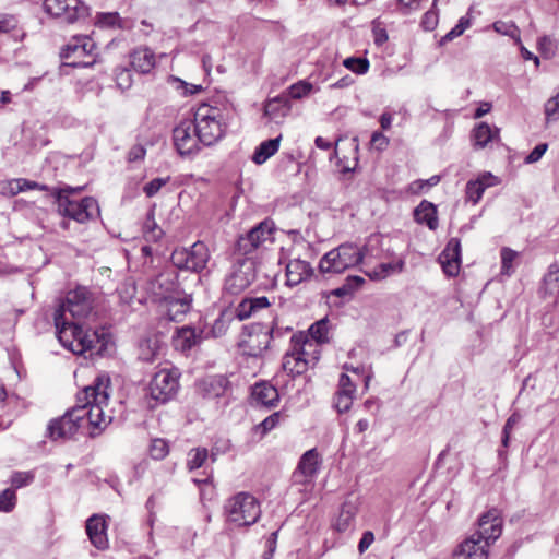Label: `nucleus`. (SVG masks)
<instances>
[{
    "label": "nucleus",
    "mask_w": 559,
    "mask_h": 559,
    "mask_svg": "<svg viewBox=\"0 0 559 559\" xmlns=\"http://www.w3.org/2000/svg\"><path fill=\"white\" fill-rule=\"evenodd\" d=\"M207 456H209V453L205 448L192 449L188 453L187 465H188L189 469L193 471V469L200 468L203 465V463L205 462V460L207 459Z\"/></svg>",
    "instance_id": "obj_42"
},
{
    "label": "nucleus",
    "mask_w": 559,
    "mask_h": 559,
    "mask_svg": "<svg viewBox=\"0 0 559 559\" xmlns=\"http://www.w3.org/2000/svg\"><path fill=\"white\" fill-rule=\"evenodd\" d=\"M142 267L146 276L145 290L154 302L168 300L176 289L174 272L166 269V260L158 248L142 247Z\"/></svg>",
    "instance_id": "obj_2"
},
{
    "label": "nucleus",
    "mask_w": 559,
    "mask_h": 559,
    "mask_svg": "<svg viewBox=\"0 0 559 559\" xmlns=\"http://www.w3.org/2000/svg\"><path fill=\"white\" fill-rule=\"evenodd\" d=\"M280 418L281 414L278 412L273 413L257 426V430H261L262 435L267 433L278 425Z\"/></svg>",
    "instance_id": "obj_57"
},
{
    "label": "nucleus",
    "mask_w": 559,
    "mask_h": 559,
    "mask_svg": "<svg viewBox=\"0 0 559 559\" xmlns=\"http://www.w3.org/2000/svg\"><path fill=\"white\" fill-rule=\"evenodd\" d=\"M162 345L163 342L157 335L148 337L145 344L142 343V359L152 360L162 348Z\"/></svg>",
    "instance_id": "obj_39"
},
{
    "label": "nucleus",
    "mask_w": 559,
    "mask_h": 559,
    "mask_svg": "<svg viewBox=\"0 0 559 559\" xmlns=\"http://www.w3.org/2000/svg\"><path fill=\"white\" fill-rule=\"evenodd\" d=\"M227 520L237 526H250L261 516L259 501L248 492H239L225 503Z\"/></svg>",
    "instance_id": "obj_8"
},
{
    "label": "nucleus",
    "mask_w": 559,
    "mask_h": 559,
    "mask_svg": "<svg viewBox=\"0 0 559 559\" xmlns=\"http://www.w3.org/2000/svg\"><path fill=\"white\" fill-rule=\"evenodd\" d=\"M204 340V330H197L191 325L178 328L173 336V346L183 354L191 350Z\"/></svg>",
    "instance_id": "obj_20"
},
{
    "label": "nucleus",
    "mask_w": 559,
    "mask_h": 559,
    "mask_svg": "<svg viewBox=\"0 0 559 559\" xmlns=\"http://www.w3.org/2000/svg\"><path fill=\"white\" fill-rule=\"evenodd\" d=\"M318 356L311 357L309 360L300 358L294 350L285 354L282 367L290 377H297L305 373L310 367L316 366Z\"/></svg>",
    "instance_id": "obj_25"
},
{
    "label": "nucleus",
    "mask_w": 559,
    "mask_h": 559,
    "mask_svg": "<svg viewBox=\"0 0 559 559\" xmlns=\"http://www.w3.org/2000/svg\"><path fill=\"white\" fill-rule=\"evenodd\" d=\"M329 321L328 319H321L314 322L309 328V334L313 341L317 343H325L328 342V332H329Z\"/></svg>",
    "instance_id": "obj_38"
},
{
    "label": "nucleus",
    "mask_w": 559,
    "mask_h": 559,
    "mask_svg": "<svg viewBox=\"0 0 559 559\" xmlns=\"http://www.w3.org/2000/svg\"><path fill=\"white\" fill-rule=\"evenodd\" d=\"M93 308L92 294L86 287L70 290L63 302L55 311H60L62 318L69 312L73 319L86 318Z\"/></svg>",
    "instance_id": "obj_13"
},
{
    "label": "nucleus",
    "mask_w": 559,
    "mask_h": 559,
    "mask_svg": "<svg viewBox=\"0 0 559 559\" xmlns=\"http://www.w3.org/2000/svg\"><path fill=\"white\" fill-rule=\"evenodd\" d=\"M495 32L509 36L520 43V29L513 22L497 21L492 24Z\"/></svg>",
    "instance_id": "obj_41"
},
{
    "label": "nucleus",
    "mask_w": 559,
    "mask_h": 559,
    "mask_svg": "<svg viewBox=\"0 0 559 559\" xmlns=\"http://www.w3.org/2000/svg\"><path fill=\"white\" fill-rule=\"evenodd\" d=\"M16 504V493L12 488H7L0 493V512L9 513Z\"/></svg>",
    "instance_id": "obj_45"
},
{
    "label": "nucleus",
    "mask_w": 559,
    "mask_h": 559,
    "mask_svg": "<svg viewBox=\"0 0 559 559\" xmlns=\"http://www.w3.org/2000/svg\"><path fill=\"white\" fill-rule=\"evenodd\" d=\"M191 302V296L175 298L171 295L168 300H164L160 304L164 308L163 313L168 318V320L174 322H181L186 314L190 311Z\"/></svg>",
    "instance_id": "obj_23"
},
{
    "label": "nucleus",
    "mask_w": 559,
    "mask_h": 559,
    "mask_svg": "<svg viewBox=\"0 0 559 559\" xmlns=\"http://www.w3.org/2000/svg\"><path fill=\"white\" fill-rule=\"evenodd\" d=\"M471 26V20L466 16H462L457 24L448 32L441 39L442 43L451 41L454 38L461 36Z\"/></svg>",
    "instance_id": "obj_48"
},
{
    "label": "nucleus",
    "mask_w": 559,
    "mask_h": 559,
    "mask_svg": "<svg viewBox=\"0 0 559 559\" xmlns=\"http://www.w3.org/2000/svg\"><path fill=\"white\" fill-rule=\"evenodd\" d=\"M477 524L478 528L473 535L488 545L492 544L502 534L503 519L501 511L497 508L489 509L479 516Z\"/></svg>",
    "instance_id": "obj_16"
},
{
    "label": "nucleus",
    "mask_w": 559,
    "mask_h": 559,
    "mask_svg": "<svg viewBox=\"0 0 559 559\" xmlns=\"http://www.w3.org/2000/svg\"><path fill=\"white\" fill-rule=\"evenodd\" d=\"M110 396V378L107 374H99L93 384L85 386L76 395V402L86 401L88 405V425L100 428L106 426L107 420L103 407L108 404Z\"/></svg>",
    "instance_id": "obj_4"
},
{
    "label": "nucleus",
    "mask_w": 559,
    "mask_h": 559,
    "mask_svg": "<svg viewBox=\"0 0 559 559\" xmlns=\"http://www.w3.org/2000/svg\"><path fill=\"white\" fill-rule=\"evenodd\" d=\"M83 187L64 186L53 188L52 197L56 200L57 210L62 216L72 218L78 223H85L99 215V206L93 197H85L80 202L70 199L72 193H80Z\"/></svg>",
    "instance_id": "obj_3"
},
{
    "label": "nucleus",
    "mask_w": 559,
    "mask_h": 559,
    "mask_svg": "<svg viewBox=\"0 0 559 559\" xmlns=\"http://www.w3.org/2000/svg\"><path fill=\"white\" fill-rule=\"evenodd\" d=\"M311 90L312 85L309 82L299 81L288 88V95L290 98L300 99L307 96Z\"/></svg>",
    "instance_id": "obj_50"
},
{
    "label": "nucleus",
    "mask_w": 559,
    "mask_h": 559,
    "mask_svg": "<svg viewBox=\"0 0 559 559\" xmlns=\"http://www.w3.org/2000/svg\"><path fill=\"white\" fill-rule=\"evenodd\" d=\"M164 236L163 229L157 226L155 223L151 224V215H147L146 218V229L144 230V238L147 241L157 242Z\"/></svg>",
    "instance_id": "obj_52"
},
{
    "label": "nucleus",
    "mask_w": 559,
    "mask_h": 559,
    "mask_svg": "<svg viewBox=\"0 0 559 559\" xmlns=\"http://www.w3.org/2000/svg\"><path fill=\"white\" fill-rule=\"evenodd\" d=\"M443 272L454 277L461 267V241L459 238H451L438 258Z\"/></svg>",
    "instance_id": "obj_18"
},
{
    "label": "nucleus",
    "mask_w": 559,
    "mask_h": 559,
    "mask_svg": "<svg viewBox=\"0 0 559 559\" xmlns=\"http://www.w3.org/2000/svg\"><path fill=\"white\" fill-rule=\"evenodd\" d=\"M169 452L168 443L166 440L157 438L152 440L148 448V453L154 460H163Z\"/></svg>",
    "instance_id": "obj_44"
},
{
    "label": "nucleus",
    "mask_w": 559,
    "mask_h": 559,
    "mask_svg": "<svg viewBox=\"0 0 559 559\" xmlns=\"http://www.w3.org/2000/svg\"><path fill=\"white\" fill-rule=\"evenodd\" d=\"M292 341L295 343L293 350L297 353L300 358L309 360L313 356H318V358L320 357V352L318 350L317 345L313 343L304 341L300 344L301 338L297 336H293Z\"/></svg>",
    "instance_id": "obj_36"
},
{
    "label": "nucleus",
    "mask_w": 559,
    "mask_h": 559,
    "mask_svg": "<svg viewBox=\"0 0 559 559\" xmlns=\"http://www.w3.org/2000/svg\"><path fill=\"white\" fill-rule=\"evenodd\" d=\"M337 393L355 395L356 385L352 382L350 378L346 373H342L338 380Z\"/></svg>",
    "instance_id": "obj_61"
},
{
    "label": "nucleus",
    "mask_w": 559,
    "mask_h": 559,
    "mask_svg": "<svg viewBox=\"0 0 559 559\" xmlns=\"http://www.w3.org/2000/svg\"><path fill=\"white\" fill-rule=\"evenodd\" d=\"M117 86L124 91L131 87L132 78L130 69L123 68L116 73Z\"/></svg>",
    "instance_id": "obj_62"
},
{
    "label": "nucleus",
    "mask_w": 559,
    "mask_h": 559,
    "mask_svg": "<svg viewBox=\"0 0 559 559\" xmlns=\"http://www.w3.org/2000/svg\"><path fill=\"white\" fill-rule=\"evenodd\" d=\"M41 190V191H49L52 194L53 188H50L46 185L28 180L25 178H17L13 179L9 182L8 186V194L11 197H14L19 194L20 192H24L26 190Z\"/></svg>",
    "instance_id": "obj_33"
},
{
    "label": "nucleus",
    "mask_w": 559,
    "mask_h": 559,
    "mask_svg": "<svg viewBox=\"0 0 559 559\" xmlns=\"http://www.w3.org/2000/svg\"><path fill=\"white\" fill-rule=\"evenodd\" d=\"M201 144L210 146L221 140L225 133L224 117L219 108L201 104L192 120Z\"/></svg>",
    "instance_id": "obj_6"
},
{
    "label": "nucleus",
    "mask_w": 559,
    "mask_h": 559,
    "mask_svg": "<svg viewBox=\"0 0 559 559\" xmlns=\"http://www.w3.org/2000/svg\"><path fill=\"white\" fill-rule=\"evenodd\" d=\"M53 321L57 337L64 348L74 354H83L87 350L95 352L99 356L106 354L110 334L105 328L84 329L76 322H68L60 311H55Z\"/></svg>",
    "instance_id": "obj_1"
},
{
    "label": "nucleus",
    "mask_w": 559,
    "mask_h": 559,
    "mask_svg": "<svg viewBox=\"0 0 559 559\" xmlns=\"http://www.w3.org/2000/svg\"><path fill=\"white\" fill-rule=\"evenodd\" d=\"M78 430V424H74L66 412L61 417L50 420L47 436L51 440L67 439L74 436Z\"/></svg>",
    "instance_id": "obj_24"
},
{
    "label": "nucleus",
    "mask_w": 559,
    "mask_h": 559,
    "mask_svg": "<svg viewBox=\"0 0 559 559\" xmlns=\"http://www.w3.org/2000/svg\"><path fill=\"white\" fill-rule=\"evenodd\" d=\"M354 396L348 394L335 393L334 406L338 413L347 412L353 404Z\"/></svg>",
    "instance_id": "obj_58"
},
{
    "label": "nucleus",
    "mask_w": 559,
    "mask_h": 559,
    "mask_svg": "<svg viewBox=\"0 0 559 559\" xmlns=\"http://www.w3.org/2000/svg\"><path fill=\"white\" fill-rule=\"evenodd\" d=\"M250 284V281L245 276V274L241 271L235 272L230 277L226 280V289L229 290L233 294H238L248 285Z\"/></svg>",
    "instance_id": "obj_37"
},
{
    "label": "nucleus",
    "mask_w": 559,
    "mask_h": 559,
    "mask_svg": "<svg viewBox=\"0 0 559 559\" xmlns=\"http://www.w3.org/2000/svg\"><path fill=\"white\" fill-rule=\"evenodd\" d=\"M236 317L239 320H246L250 318L251 316L255 314L252 310V306L248 302L247 298L243 299L236 308L235 310Z\"/></svg>",
    "instance_id": "obj_64"
},
{
    "label": "nucleus",
    "mask_w": 559,
    "mask_h": 559,
    "mask_svg": "<svg viewBox=\"0 0 559 559\" xmlns=\"http://www.w3.org/2000/svg\"><path fill=\"white\" fill-rule=\"evenodd\" d=\"M516 257V252L510 248H503L501 250V271L503 274L510 275L512 271V262Z\"/></svg>",
    "instance_id": "obj_53"
},
{
    "label": "nucleus",
    "mask_w": 559,
    "mask_h": 559,
    "mask_svg": "<svg viewBox=\"0 0 559 559\" xmlns=\"http://www.w3.org/2000/svg\"><path fill=\"white\" fill-rule=\"evenodd\" d=\"M414 218L419 224H426L431 230L438 227L437 209L426 200L421 201L414 210Z\"/></svg>",
    "instance_id": "obj_30"
},
{
    "label": "nucleus",
    "mask_w": 559,
    "mask_h": 559,
    "mask_svg": "<svg viewBox=\"0 0 559 559\" xmlns=\"http://www.w3.org/2000/svg\"><path fill=\"white\" fill-rule=\"evenodd\" d=\"M521 415L518 412H514L506 421L503 429H502V447L508 448L511 437L512 429L520 423Z\"/></svg>",
    "instance_id": "obj_47"
},
{
    "label": "nucleus",
    "mask_w": 559,
    "mask_h": 559,
    "mask_svg": "<svg viewBox=\"0 0 559 559\" xmlns=\"http://www.w3.org/2000/svg\"><path fill=\"white\" fill-rule=\"evenodd\" d=\"M228 329L227 321L224 318V314H221L213 323L211 329L205 332L204 331V338H207L210 336L217 338L223 336Z\"/></svg>",
    "instance_id": "obj_49"
},
{
    "label": "nucleus",
    "mask_w": 559,
    "mask_h": 559,
    "mask_svg": "<svg viewBox=\"0 0 559 559\" xmlns=\"http://www.w3.org/2000/svg\"><path fill=\"white\" fill-rule=\"evenodd\" d=\"M107 518V515L93 514L86 521L85 527L88 539L92 545L99 550H105L109 546Z\"/></svg>",
    "instance_id": "obj_17"
},
{
    "label": "nucleus",
    "mask_w": 559,
    "mask_h": 559,
    "mask_svg": "<svg viewBox=\"0 0 559 559\" xmlns=\"http://www.w3.org/2000/svg\"><path fill=\"white\" fill-rule=\"evenodd\" d=\"M357 512V502L350 499L345 500L334 523V528L342 533L353 527Z\"/></svg>",
    "instance_id": "obj_28"
},
{
    "label": "nucleus",
    "mask_w": 559,
    "mask_h": 559,
    "mask_svg": "<svg viewBox=\"0 0 559 559\" xmlns=\"http://www.w3.org/2000/svg\"><path fill=\"white\" fill-rule=\"evenodd\" d=\"M88 405L86 404V401H82L81 403L78 402L75 406L67 411V414L72 419L74 424H78L79 429L82 427V424L85 419L88 420Z\"/></svg>",
    "instance_id": "obj_40"
},
{
    "label": "nucleus",
    "mask_w": 559,
    "mask_h": 559,
    "mask_svg": "<svg viewBox=\"0 0 559 559\" xmlns=\"http://www.w3.org/2000/svg\"><path fill=\"white\" fill-rule=\"evenodd\" d=\"M278 531H275L269 535L265 540V550L262 555V559H272L277 547Z\"/></svg>",
    "instance_id": "obj_59"
},
{
    "label": "nucleus",
    "mask_w": 559,
    "mask_h": 559,
    "mask_svg": "<svg viewBox=\"0 0 559 559\" xmlns=\"http://www.w3.org/2000/svg\"><path fill=\"white\" fill-rule=\"evenodd\" d=\"M251 396L255 405L267 408L276 406L280 401L277 389L267 382L257 383L252 388Z\"/></svg>",
    "instance_id": "obj_26"
},
{
    "label": "nucleus",
    "mask_w": 559,
    "mask_h": 559,
    "mask_svg": "<svg viewBox=\"0 0 559 559\" xmlns=\"http://www.w3.org/2000/svg\"><path fill=\"white\" fill-rule=\"evenodd\" d=\"M313 274V269L310 263L300 260L294 259L290 260L286 265V277L287 285L296 286L300 284L302 281L309 278Z\"/></svg>",
    "instance_id": "obj_27"
},
{
    "label": "nucleus",
    "mask_w": 559,
    "mask_h": 559,
    "mask_svg": "<svg viewBox=\"0 0 559 559\" xmlns=\"http://www.w3.org/2000/svg\"><path fill=\"white\" fill-rule=\"evenodd\" d=\"M373 242L360 249L354 243H343L326 252L319 262L321 273H342L364 260V254L371 253Z\"/></svg>",
    "instance_id": "obj_5"
},
{
    "label": "nucleus",
    "mask_w": 559,
    "mask_h": 559,
    "mask_svg": "<svg viewBox=\"0 0 559 559\" xmlns=\"http://www.w3.org/2000/svg\"><path fill=\"white\" fill-rule=\"evenodd\" d=\"M288 97L285 94L269 99L264 106V115L271 119L284 117L289 111Z\"/></svg>",
    "instance_id": "obj_32"
},
{
    "label": "nucleus",
    "mask_w": 559,
    "mask_h": 559,
    "mask_svg": "<svg viewBox=\"0 0 559 559\" xmlns=\"http://www.w3.org/2000/svg\"><path fill=\"white\" fill-rule=\"evenodd\" d=\"M178 379L179 376L175 370L164 368L155 372L148 384L151 399L160 404L170 401L179 389Z\"/></svg>",
    "instance_id": "obj_12"
},
{
    "label": "nucleus",
    "mask_w": 559,
    "mask_h": 559,
    "mask_svg": "<svg viewBox=\"0 0 559 559\" xmlns=\"http://www.w3.org/2000/svg\"><path fill=\"white\" fill-rule=\"evenodd\" d=\"M488 188V183L477 180H469L466 185V198L476 204L483 197L484 191Z\"/></svg>",
    "instance_id": "obj_43"
},
{
    "label": "nucleus",
    "mask_w": 559,
    "mask_h": 559,
    "mask_svg": "<svg viewBox=\"0 0 559 559\" xmlns=\"http://www.w3.org/2000/svg\"><path fill=\"white\" fill-rule=\"evenodd\" d=\"M404 267L405 258L400 257L395 261L379 264L371 272H368L367 275L372 281H382L391 274L402 273Z\"/></svg>",
    "instance_id": "obj_31"
},
{
    "label": "nucleus",
    "mask_w": 559,
    "mask_h": 559,
    "mask_svg": "<svg viewBox=\"0 0 559 559\" xmlns=\"http://www.w3.org/2000/svg\"><path fill=\"white\" fill-rule=\"evenodd\" d=\"M97 24L103 27H117L129 29L133 27V22L129 19H122L117 12L99 13Z\"/></svg>",
    "instance_id": "obj_35"
},
{
    "label": "nucleus",
    "mask_w": 559,
    "mask_h": 559,
    "mask_svg": "<svg viewBox=\"0 0 559 559\" xmlns=\"http://www.w3.org/2000/svg\"><path fill=\"white\" fill-rule=\"evenodd\" d=\"M488 545L474 535L467 537L454 554V559H488Z\"/></svg>",
    "instance_id": "obj_22"
},
{
    "label": "nucleus",
    "mask_w": 559,
    "mask_h": 559,
    "mask_svg": "<svg viewBox=\"0 0 559 559\" xmlns=\"http://www.w3.org/2000/svg\"><path fill=\"white\" fill-rule=\"evenodd\" d=\"M97 49L94 40L86 36H73L72 40L66 45L60 57L63 60L60 70L62 73L68 74L67 68H88L95 62L94 51Z\"/></svg>",
    "instance_id": "obj_7"
},
{
    "label": "nucleus",
    "mask_w": 559,
    "mask_h": 559,
    "mask_svg": "<svg viewBox=\"0 0 559 559\" xmlns=\"http://www.w3.org/2000/svg\"><path fill=\"white\" fill-rule=\"evenodd\" d=\"M343 64L357 74H365L369 69V61L366 58H346Z\"/></svg>",
    "instance_id": "obj_46"
},
{
    "label": "nucleus",
    "mask_w": 559,
    "mask_h": 559,
    "mask_svg": "<svg viewBox=\"0 0 559 559\" xmlns=\"http://www.w3.org/2000/svg\"><path fill=\"white\" fill-rule=\"evenodd\" d=\"M275 223L266 218L251 228L246 235L237 240V251L243 255L250 254L265 243H273L275 240Z\"/></svg>",
    "instance_id": "obj_11"
},
{
    "label": "nucleus",
    "mask_w": 559,
    "mask_h": 559,
    "mask_svg": "<svg viewBox=\"0 0 559 559\" xmlns=\"http://www.w3.org/2000/svg\"><path fill=\"white\" fill-rule=\"evenodd\" d=\"M169 177H158L151 180L145 187L143 191L147 197L155 195L166 183H168Z\"/></svg>",
    "instance_id": "obj_55"
},
{
    "label": "nucleus",
    "mask_w": 559,
    "mask_h": 559,
    "mask_svg": "<svg viewBox=\"0 0 559 559\" xmlns=\"http://www.w3.org/2000/svg\"><path fill=\"white\" fill-rule=\"evenodd\" d=\"M170 260L173 265L179 270L199 273L205 269L210 260V252L204 242L197 241L189 248L175 249Z\"/></svg>",
    "instance_id": "obj_9"
},
{
    "label": "nucleus",
    "mask_w": 559,
    "mask_h": 559,
    "mask_svg": "<svg viewBox=\"0 0 559 559\" xmlns=\"http://www.w3.org/2000/svg\"><path fill=\"white\" fill-rule=\"evenodd\" d=\"M371 241L373 242L372 251H371V253L364 254V259H383V255L381 252V249L383 246L382 239L379 236L373 235V236L369 237V239L365 246H369L371 243Z\"/></svg>",
    "instance_id": "obj_54"
},
{
    "label": "nucleus",
    "mask_w": 559,
    "mask_h": 559,
    "mask_svg": "<svg viewBox=\"0 0 559 559\" xmlns=\"http://www.w3.org/2000/svg\"><path fill=\"white\" fill-rule=\"evenodd\" d=\"M44 11L60 23L73 24L90 15V8L81 0H45Z\"/></svg>",
    "instance_id": "obj_10"
},
{
    "label": "nucleus",
    "mask_w": 559,
    "mask_h": 559,
    "mask_svg": "<svg viewBox=\"0 0 559 559\" xmlns=\"http://www.w3.org/2000/svg\"><path fill=\"white\" fill-rule=\"evenodd\" d=\"M545 115L547 122L557 121L559 119V93L546 102Z\"/></svg>",
    "instance_id": "obj_51"
},
{
    "label": "nucleus",
    "mask_w": 559,
    "mask_h": 559,
    "mask_svg": "<svg viewBox=\"0 0 559 559\" xmlns=\"http://www.w3.org/2000/svg\"><path fill=\"white\" fill-rule=\"evenodd\" d=\"M229 381L225 376L214 374L207 376L197 383L198 393L209 400L223 396L229 389Z\"/></svg>",
    "instance_id": "obj_21"
},
{
    "label": "nucleus",
    "mask_w": 559,
    "mask_h": 559,
    "mask_svg": "<svg viewBox=\"0 0 559 559\" xmlns=\"http://www.w3.org/2000/svg\"><path fill=\"white\" fill-rule=\"evenodd\" d=\"M143 51L142 74L150 72L156 66L155 53L150 48H145Z\"/></svg>",
    "instance_id": "obj_63"
},
{
    "label": "nucleus",
    "mask_w": 559,
    "mask_h": 559,
    "mask_svg": "<svg viewBox=\"0 0 559 559\" xmlns=\"http://www.w3.org/2000/svg\"><path fill=\"white\" fill-rule=\"evenodd\" d=\"M421 1L423 0H397L396 10L403 15H408L420 8Z\"/></svg>",
    "instance_id": "obj_56"
},
{
    "label": "nucleus",
    "mask_w": 559,
    "mask_h": 559,
    "mask_svg": "<svg viewBox=\"0 0 559 559\" xmlns=\"http://www.w3.org/2000/svg\"><path fill=\"white\" fill-rule=\"evenodd\" d=\"M471 136L475 148H485L489 143L499 140V129L480 122L473 129Z\"/></svg>",
    "instance_id": "obj_29"
},
{
    "label": "nucleus",
    "mask_w": 559,
    "mask_h": 559,
    "mask_svg": "<svg viewBox=\"0 0 559 559\" xmlns=\"http://www.w3.org/2000/svg\"><path fill=\"white\" fill-rule=\"evenodd\" d=\"M34 476L28 472H15L11 477V485L14 488H21L31 484Z\"/></svg>",
    "instance_id": "obj_60"
},
{
    "label": "nucleus",
    "mask_w": 559,
    "mask_h": 559,
    "mask_svg": "<svg viewBox=\"0 0 559 559\" xmlns=\"http://www.w3.org/2000/svg\"><path fill=\"white\" fill-rule=\"evenodd\" d=\"M275 335H281L274 328L265 329L261 323L251 326L248 337L241 342L243 353L251 357L261 356L271 344Z\"/></svg>",
    "instance_id": "obj_14"
},
{
    "label": "nucleus",
    "mask_w": 559,
    "mask_h": 559,
    "mask_svg": "<svg viewBox=\"0 0 559 559\" xmlns=\"http://www.w3.org/2000/svg\"><path fill=\"white\" fill-rule=\"evenodd\" d=\"M174 144L181 156H190L200 151L201 140L192 120L181 121L173 131Z\"/></svg>",
    "instance_id": "obj_15"
},
{
    "label": "nucleus",
    "mask_w": 559,
    "mask_h": 559,
    "mask_svg": "<svg viewBox=\"0 0 559 559\" xmlns=\"http://www.w3.org/2000/svg\"><path fill=\"white\" fill-rule=\"evenodd\" d=\"M320 466V456L317 449L306 451L294 472L295 481L306 484L310 481L318 473Z\"/></svg>",
    "instance_id": "obj_19"
},
{
    "label": "nucleus",
    "mask_w": 559,
    "mask_h": 559,
    "mask_svg": "<svg viewBox=\"0 0 559 559\" xmlns=\"http://www.w3.org/2000/svg\"><path fill=\"white\" fill-rule=\"evenodd\" d=\"M281 136L263 141L254 151L252 160L257 165H262L273 156L280 147Z\"/></svg>",
    "instance_id": "obj_34"
}]
</instances>
